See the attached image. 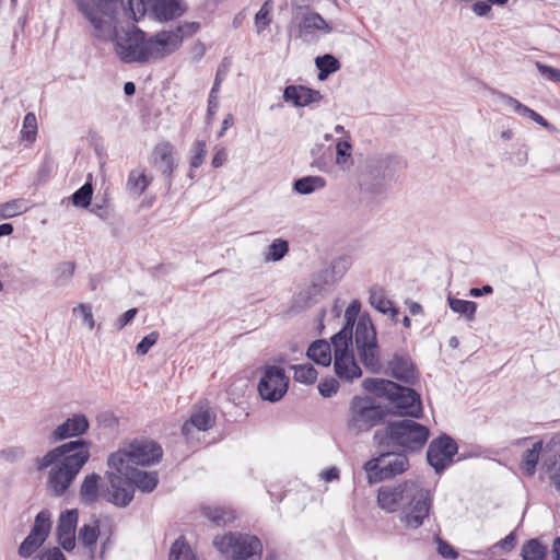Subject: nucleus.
<instances>
[{
	"label": "nucleus",
	"instance_id": "obj_1",
	"mask_svg": "<svg viewBox=\"0 0 560 560\" xmlns=\"http://www.w3.org/2000/svg\"><path fill=\"white\" fill-rule=\"evenodd\" d=\"M91 442L77 439L66 442L36 458V468L50 467L47 488L54 497H62L75 480L78 474L91 457Z\"/></svg>",
	"mask_w": 560,
	"mask_h": 560
},
{
	"label": "nucleus",
	"instance_id": "obj_2",
	"mask_svg": "<svg viewBox=\"0 0 560 560\" xmlns=\"http://www.w3.org/2000/svg\"><path fill=\"white\" fill-rule=\"evenodd\" d=\"M114 50L124 63H147L166 57L159 32L148 36L145 32L132 25L127 28H115L113 33Z\"/></svg>",
	"mask_w": 560,
	"mask_h": 560
},
{
	"label": "nucleus",
	"instance_id": "obj_3",
	"mask_svg": "<svg viewBox=\"0 0 560 560\" xmlns=\"http://www.w3.org/2000/svg\"><path fill=\"white\" fill-rule=\"evenodd\" d=\"M429 435L428 427L412 419H401L388 421L383 429L376 430L373 442L377 450L418 453L427 444Z\"/></svg>",
	"mask_w": 560,
	"mask_h": 560
},
{
	"label": "nucleus",
	"instance_id": "obj_4",
	"mask_svg": "<svg viewBox=\"0 0 560 560\" xmlns=\"http://www.w3.org/2000/svg\"><path fill=\"white\" fill-rule=\"evenodd\" d=\"M161 445L147 438H136L124 444L117 452L112 453L107 458L108 468L117 471H126V468L135 466H151L162 458Z\"/></svg>",
	"mask_w": 560,
	"mask_h": 560
},
{
	"label": "nucleus",
	"instance_id": "obj_5",
	"mask_svg": "<svg viewBox=\"0 0 560 560\" xmlns=\"http://www.w3.org/2000/svg\"><path fill=\"white\" fill-rule=\"evenodd\" d=\"M126 13L138 22L144 15L159 22H168L187 11L183 0H121Z\"/></svg>",
	"mask_w": 560,
	"mask_h": 560
},
{
	"label": "nucleus",
	"instance_id": "obj_6",
	"mask_svg": "<svg viewBox=\"0 0 560 560\" xmlns=\"http://www.w3.org/2000/svg\"><path fill=\"white\" fill-rule=\"evenodd\" d=\"M213 545L226 560H261L262 544L254 535L228 533L215 537Z\"/></svg>",
	"mask_w": 560,
	"mask_h": 560
},
{
	"label": "nucleus",
	"instance_id": "obj_7",
	"mask_svg": "<svg viewBox=\"0 0 560 560\" xmlns=\"http://www.w3.org/2000/svg\"><path fill=\"white\" fill-rule=\"evenodd\" d=\"M388 410L375 405L369 397L354 396L349 408L347 427L349 431L359 434L385 423Z\"/></svg>",
	"mask_w": 560,
	"mask_h": 560
},
{
	"label": "nucleus",
	"instance_id": "obj_8",
	"mask_svg": "<svg viewBox=\"0 0 560 560\" xmlns=\"http://www.w3.org/2000/svg\"><path fill=\"white\" fill-rule=\"evenodd\" d=\"M363 468L368 482L377 483L404 474L409 468V459L400 451L378 450V455L368 460Z\"/></svg>",
	"mask_w": 560,
	"mask_h": 560
},
{
	"label": "nucleus",
	"instance_id": "obj_9",
	"mask_svg": "<svg viewBox=\"0 0 560 560\" xmlns=\"http://www.w3.org/2000/svg\"><path fill=\"white\" fill-rule=\"evenodd\" d=\"M354 342L358 357L364 368L371 373L382 370L381 349L377 343L376 330L369 317H360L354 331Z\"/></svg>",
	"mask_w": 560,
	"mask_h": 560
},
{
	"label": "nucleus",
	"instance_id": "obj_10",
	"mask_svg": "<svg viewBox=\"0 0 560 560\" xmlns=\"http://www.w3.org/2000/svg\"><path fill=\"white\" fill-rule=\"evenodd\" d=\"M420 485L417 480H406L396 485H385L377 490V505L386 513L402 510Z\"/></svg>",
	"mask_w": 560,
	"mask_h": 560
},
{
	"label": "nucleus",
	"instance_id": "obj_11",
	"mask_svg": "<svg viewBox=\"0 0 560 560\" xmlns=\"http://www.w3.org/2000/svg\"><path fill=\"white\" fill-rule=\"evenodd\" d=\"M433 498L429 490L420 483L413 495L409 499L408 503L401 510V523L406 527L417 529L421 527L424 520L429 516L432 508Z\"/></svg>",
	"mask_w": 560,
	"mask_h": 560
},
{
	"label": "nucleus",
	"instance_id": "obj_12",
	"mask_svg": "<svg viewBox=\"0 0 560 560\" xmlns=\"http://www.w3.org/2000/svg\"><path fill=\"white\" fill-rule=\"evenodd\" d=\"M289 377L282 368L268 365L258 384V390L264 400L271 402L280 400L288 392Z\"/></svg>",
	"mask_w": 560,
	"mask_h": 560
},
{
	"label": "nucleus",
	"instance_id": "obj_13",
	"mask_svg": "<svg viewBox=\"0 0 560 560\" xmlns=\"http://www.w3.org/2000/svg\"><path fill=\"white\" fill-rule=\"evenodd\" d=\"M458 446L453 438L442 433L432 440L427 451V460L436 474H441L448 465L453 463V457L457 454Z\"/></svg>",
	"mask_w": 560,
	"mask_h": 560
},
{
	"label": "nucleus",
	"instance_id": "obj_14",
	"mask_svg": "<svg viewBox=\"0 0 560 560\" xmlns=\"http://www.w3.org/2000/svg\"><path fill=\"white\" fill-rule=\"evenodd\" d=\"M108 486L102 490V499L116 506L125 508L133 499L135 490L127 476L117 472L115 469L106 471Z\"/></svg>",
	"mask_w": 560,
	"mask_h": 560
},
{
	"label": "nucleus",
	"instance_id": "obj_15",
	"mask_svg": "<svg viewBox=\"0 0 560 560\" xmlns=\"http://www.w3.org/2000/svg\"><path fill=\"white\" fill-rule=\"evenodd\" d=\"M51 514L48 510H42L34 521L30 534L19 547V555L22 558L31 557L47 539L51 528Z\"/></svg>",
	"mask_w": 560,
	"mask_h": 560
},
{
	"label": "nucleus",
	"instance_id": "obj_16",
	"mask_svg": "<svg viewBox=\"0 0 560 560\" xmlns=\"http://www.w3.org/2000/svg\"><path fill=\"white\" fill-rule=\"evenodd\" d=\"M92 4L89 0H79L77 2L78 9L84 14L89 22L94 26V36L102 37L106 32L109 31L110 24L104 18L105 10L115 0H92Z\"/></svg>",
	"mask_w": 560,
	"mask_h": 560
},
{
	"label": "nucleus",
	"instance_id": "obj_17",
	"mask_svg": "<svg viewBox=\"0 0 560 560\" xmlns=\"http://www.w3.org/2000/svg\"><path fill=\"white\" fill-rule=\"evenodd\" d=\"M331 31V25L316 12L303 14L298 24V37L307 44L316 43L319 39L318 33L325 35Z\"/></svg>",
	"mask_w": 560,
	"mask_h": 560
},
{
	"label": "nucleus",
	"instance_id": "obj_18",
	"mask_svg": "<svg viewBox=\"0 0 560 560\" xmlns=\"http://www.w3.org/2000/svg\"><path fill=\"white\" fill-rule=\"evenodd\" d=\"M392 393L389 401L397 409L398 415L411 418H419L421 416V399L416 390L398 384V389Z\"/></svg>",
	"mask_w": 560,
	"mask_h": 560
},
{
	"label": "nucleus",
	"instance_id": "obj_19",
	"mask_svg": "<svg viewBox=\"0 0 560 560\" xmlns=\"http://www.w3.org/2000/svg\"><path fill=\"white\" fill-rule=\"evenodd\" d=\"M174 154V145L168 141H163L153 148L150 158L152 166L161 172L170 186L172 185L173 173L177 168V162Z\"/></svg>",
	"mask_w": 560,
	"mask_h": 560
},
{
	"label": "nucleus",
	"instance_id": "obj_20",
	"mask_svg": "<svg viewBox=\"0 0 560 560\" xmlns=\"http://www.w3.org/2000/svg\"><path fill=\"white\" fill-rule=\"evenodd\" d=\"M79 513L77 509L67 510L59 516L57 526V538L61 547L71 551L75 547V529Z\"/></svg>",
	"mask_w": 560,
	"mask_h": 560
},
{
	"label": "nucleus",
	"instance_id": "obj_21",
	"mask_svg": "<svg viewBox=\"0 0 560 560\" xmlns=\"http://www.w3.org/2000/svg\"><path fill=\"white\" fill-rule=\"evenodd\" d=\"M200 28L198 22H185L177 25L173 30L159 32L161 40L164 39L166 43L163 45L166 56L175 52L183 44L184 37H190L195 35Z\"/></svg>",
	"mask_w": 560,
	"mask_h": 560
},
{
	"label": "nucleus",
	"instance_id": "obj_22",
	"mask_svg": "<svg viewBox=\"0 0 560 560\" xmlns=\"http://www.w3.org/2000/svg\"><path fill=\"white\" fill-rule=\"evenodd\" d=\"M89 428L90 422L86 416L83 413H74L52 431L51 438L54 441L78 438L85 434Z\"/></svg>",
	"mask_w": 560,
	"mask_h": 560
},
{
	"label": "nucleus",
	"instance_id": "obj_23",
	"mask_svg": "<svg viewBox=\"0 0 560 560\" xmlns=\"http://www.w3.org/2000/svg\"><path fill=\"white\" fill-rule=\"evenodd\" d=\"M215 423V415L208 406L198 405L191 411V415L182 427V433L185 438H189L191 429L196 428L199 431H207Z\"/></svg>",
	"mask_w": 560,
	"mask_h": 560
},
{
	"label": "nucleus",
	"instance_id": "obj_24",
	"mask_svg": "<svg viewBox=\"0 0 560 560\" xmlns=\"http://www.w3.org/2000/svg\"><path fill=\"white\" fill-rule=\"evenodd\" d=\"M283 98L296 107L308 106L312 103L319 102L322 94L317 90L304 85H288L283 91Z\"/></svg>",
	"mask_w": 560,
	"mask_h": 560
},
{
	"label": "nucleus",
	"instance_id": "obj_25",
	"mask_svg": "<svg viewBox=\"0 0 560 560\" xmlns=\"http://www.w3.org/2000/svg\"><path fill=\"white\" fill-rule=\"evenodd\" d=\"M369 302L377 312L387 315L393 322L398 320L399 310L387 298L386 291L381 285H373L369 292Z\"/></svg>",
	"mask_w": 560,
	"mask_h": 560
},
{
	"label": "nucleus",
	"instance_id": "obj_26",
	"mask_svg": "<svg viewBox=\"0 0 560 560\" xmlns=\"http://www.w3.org/2000/svg\"><path fill=\"white\" fill-rule=\"evenodd\" d=\"M334 369L337 376L347 382H352L362 375L361 368L358 365L352 352L335 355Z\"/></svg>",
	"mask_w": 560,
	"mask_h": 560
},
{
	"label": "nucleus",
	"instance_id": "obj_27",
	"mask_svg": "<svg viewBox=\"0 0 560 560\" xmlns=\"http://www.w3.org/2000/svg\"><path fill=\"white\" fill-rule=\"evenodd\" d=\"M388 368L393 377L405 383H413L416 378L415 368L408 354L395 353L388 362Z\"/></svg>",
	"mask_w": 560,
	"mask_h": 560
},
{
	"label": "nucleus",
	"instance_id": "obj_28",
	"mask_svg": "<svg viewBox=\"0 0 560 560\" xmlns=\"http://www.w3.org/2000/svg\"><path fill=\"white\" fill-rule=\"evenodd\" d=\"M127 476L131 487H137L140 491L149 493L152 492L158 486V472H147L138 468H126V471H118Z\"/></svg>",
	"mask_w": 560,
	"mask_h": 560
},
{
	"label": "nucleus",
	"instance_id": "obj_29",
	"mask_svg": "<svg viewBox=\"0 0 560 560\" xmlns=\"http://www.w3.org/2000/svg\"><path fill=\"white\" fill-rule=\"evenodd\" d=\"M101 476L96 472L86 475L80 486L79 495L84 505H93L102 498Z\"/></svg>",
	"mask_w": 560,
	"mask_h": 560
},
{
	"label": "nucleus",
	"instance_id": "obj_30",
	"mask_svg": "<svg viewBox=\"0 0 560 560\" xmlns=\"http://www.w3.org/2000/svg\"><path fill=\"white\" fill-rule=\"evenodd\" d=\"M364 390L372 393L378 397H385L389 400L392 392L398 389V384L383 378H365L362 383Z\"/></svg>",
	"mask_w": 560,
	"mask_h": 560
},
{
	"label": "nucleus",
	"instance_id": "obj_31",
	"mask_svg": "<svg viewBox=\"0 0 560 560\" xmlns=\"http://www.w3.org/2000/svg\"><path fill=\"white\" fill-rule=\"evenodd\" d=\"M307 357L316 364L328 366L331 362V348L326 340H316L307 349Z\"/></svg>",
	"mask_w": 560,
	"mask_h": 560
},
{
	"label": "nucleus",
	"instance_id": "obj_32",
	"mask_svg": "<svg viewBox=\"0 0 560 560\" xmlns=\"http://www.w3.org/2000/svg\"><path fill=\"white\" fill-rule=\"evenodd\" d=\"M500 98L503 101L504 104L513 107L514 112L522 115V116H528L530 119H533L538 125L549 128V122L538 113L533 110L532 108L523 105L520 101L516 98L506 95L504 93H499Z\"/></svg>",
	"mask_w": 560,
	"mask_h": 560
},
{
	"label": "nucleus",
	"instance_id": "obj_33",
	"mask_svg": "<svg viewBox=\"0 0 560 560\" xmlns=\"http://www.w3.org/2000/svg\"><path fill=\"white\" fill-rule=\"evenodd\" d=\"M152 177H149L144 174V172H139L138 170H131L128 179H127V189L129 192L136 195L137 197L141 196L148 186L152 182Z\"/></svg>",
	"mask_w": 560,
	"mask_h": 560
},
{
	"label": "nucleus",
	"instance_id": "obj_34",
	"mask_svg": "<svg viewBox=\"0 0 560 560\" xmlns=\"http://www.w3.org/2000/svg\"><path fill=\"white\" fill-rule=\"evenodd\" d=\"M326 186V179L322 176H304L293 183V189L301 195H308Z\"/></svg>",
	"mask_w": 560,
	"mask_h": 560
},
{
	"label": "nucleus",
	"instance_id": "obj_35",
	"mask_svg": "<svg viewBox=\"0 0 560 560\" xmlns=\"http://www.w3.org/2000/svg\"><path fill=\"white\" fill-rule=\"evenodd\" d=\"M542 451V442L538 441L533 444V447L527 450L522 458L521 467L528 476H534L539 460V455Z\"/></svg>",
	"mask_w": 560,
	"mask_h": 560
},
{
	"label": "nucleus",
	"instance_id": "obj_36",
	"mask_svg": "<svg viewBox=\"0 0 560 560\" xmlns=\"http://www.w3.org/2000/svg\"><path fill=\"white\" fill-rule=\"evenodd\" d=\"M352 326L345 324V326L331 338L335 355L350 352L349 345L352 343Z\"/></svg>",
	"mask_w": 560,
	"mask_h": 560
},
{
	"label": "nucleus",
	"instance_id": "obj_37",
	"mask_svg": "<svg viewBox=\"0 0 560 560\" xmlns=\"http://www.w3.org/2000/svg\"><path fill=\"white\" fill-rule=\"evenodd\" d=\"M522 560H545L547 548L537 538L527 540L521 551Z\"/></svg>",
	"mask_w": 560,
	"mask_h": 560
},
{
	"label": "nucleus",
	"instance_id": "obj_38",
	"mask_svg": "<svg viewBox=\"0 0 560 560\" xmlns=\"http://www.w3.org/2000/svg\"><path fill=\"white\" fill-rule=\"evenodd\" d=\"M168 560H199L184 537L177 538L170 550Z\"/></svg>",
	"mask_w": 560,
	"mask_h": 560
},
{
	"label": "nucleus",
	"instance_id": "obj_39",
	"mask_svg": "<svg viewBox=\"0 0 560 560\" xmlns=\"http://www.w3.org/2000/svg\"><path fill=\"white\" fill-rule=\"evenodd\" d=\"M450 308L457 314L465 316L467 320H474L477 311V304L472 301L447 298Z\"/></svg>",
	"mask_w": 560,
	"mask_h": 560
},
{
	"label": "nucleus",
	"instance_id": "obj_40",
	"mask_svg": "<svg viewBox=\"0 0 560 560\" xmlns=\"http://www.w3.org/2000/svg\"><path fill=\"white\" fill-rule=\"evenodd\" d=\"M100 536V520H94L92 524H84L79 530V540L85 547L91 549L93 553V547L95 546Z\"/></svg>",
	"mask_w": 560,
	"mask_h": 560
},
{
	"label": "nucleus",
	"instance_id": "obj_41",
	"mask_svg": "<svg viewBox=\"0 0 560 560\" xmlns=\"http://www.w3.org/2000/svg\"><path fill=\"white\" fill-rule=\"evenodd\" d=\"M315 65H316L317 69L319 70L318 78L320 80H324L330 73H334L340 69L339 60L329 54L318 56L315 59Z\"/></svg>",
	"mask_w": 560,
	"mask_h": 560
},
{
	"label": "nucleus",
	"instance_id": "obj_42",
	"mask_svg": "<svg viewBox=\"0 0 560 560\" xmlns=\"http://www.w3.org/2000/svg\"><path fill=\"white\" fill-rule=\"evenodd\" d=\"M202 514L215 525H225L233 521L235 515L232 511L224 510L223 508L203 506Z\"/></svg>",
	"mask_w": 560,
	"mask_h": 560
},
{
	"label": "nucleus",
	"instance_id": "obj_43",
	"mask_svg": "<svg viewBox=\"0 0 560 560\" xmlns=\"http://www.w3.org/2000/svg\"><path fill=\"white\" fill-rule=\"evenodd\" d=\"M395 164L396 161L390 156L380 159L373 165L371 173L375 178L389 179L396 171Z\"/></svg>",
	"mask_w": 560,
	"mask_h": 560
},
{
	"label": "nucleus",
	"instance_id": "obj_44",
	"mask_svg": "<svg viewBox=\"0 0 560 560\" xmlns=\"http://www.w3.org/2000/svg\"><path fill=\"white\" fill-rule=\"evenodd\" d=\"M28 209L27 201L23 198L13 199L0 205V218L10 219L26 212Z\"/></svg>",
	"mask_w": 560,
	"mask_h": 560
},
{
	"label": "nucleus",
	"instance_id": "obj_45",
	"mask_svg": "<svg viewBox=\"0 0 560 560\" xmlns=\"http://www.w3.org/2000/svg\"><path fill=\"white\" fill-rule=\"evenodd\" d=\"M294 370V380L299 383L311 385L317 378V371L311 363L295 364L291 366Z\"/></svg>",
	"mask_w": 560,
	"mask_h": 560
},
{
	"label": "nucleus",
	"instance_id": "obj_46",
	"mask_svg": "<svg viewBox=\"0 0 560 560\" xmlns=\"http://www.w3.org/2000/svg\"><path fill=\"white\" fill-rule=\"evenodd\" d=\"M92 196L93 186L88 182L71 195V202L75 207L86 209L91 205Z\"/></svg>",
	"mask_w": 560,
	"mask_h": 560
},
{
	"label": "nucleus",
	"instance_id": "obj_47",
	"mask_svg": "<svg viewBox=\"0 0 560 560\" xmlns=\"http://www.w3.org/2000/svg\"><path fill=\"white\" fill-rule=\"evenodd\" d=\"M289 252V243L284 240L277 238L268 246V253L265 256L267 261H279Z\"/></svg>",
	"mask_w": 560,
	"mask_h": 560
},
{
	"label": "nucleus",
	"instance_id": "obj_48",
	"mask_svg": "<svg viewBox=\"0 0 560 560\" xmlns=\"http://www.w3.org/2000/svg\"><path fill=\"white\" fill-rule=\"evenodd\" d=\"M75 270V264L72 261L60 262L55 268V282L58 285H63L70 281Z\"/></svg>",
	"mask_w": 560,
	"mask_h": 560
},
{
	"label": "nucleus",
	"instance_id": "obj_49",
	"mask_svg": "<svg viewBox=\"0 0 560 560\" xmlns=\"http://www.w3.org/2000/svg\"><path fill=\"white\" fill-rule=\"evenodd\" d=\"M351 143L348 140L338 141L336 145V163L340 166L352 164Z\"/></svg>",
	"mask_w": 560,
	"mask_h": 560
},
{
	"label": "nucleus",
	"instance_id": "obj_50",
	"mask_svg": "<svg viewBox=\"0 0 560 560\" xmlns=\"http://www.w3.org/2000/svg\"><path fill=\"white\" fill-rule=\"evenodd\" d=\"M190 167L198 168L202 165L207 154V144L203 140H197L194 142L190 150Z\"/></svg>",
	"mask_w": 560,
	"mask_h": 560
},
{
	"label": "nucleus",
	"instance_id": "obj_51",
	"mask_svg": "<svg viewBox=\"0 0 560 560\" xmlns=\"http://www.w3.org/2000/svg\"><path fill=\"white\" fill-rule=\"evenodd\" d=\"M37 133V119L34 113H27L23 119V138L27 141H34Z\"/></svg>",
	"mask_w": 560,
	"mask_h": 560
},
{
	"label": "nucleus",
	"instance_id": "obj_52",
	"mask_svg": "<svg viewBox=\"0 0 560 560\" xmlns=\"http://www.w3.org/2000/svg\"><path fill=\"white\" fill-rule=\"evenodd\" d=\"M269 1L265 2L255 15V26L260 34L271 23V9L268 8Z\"/></svg>",
	"mask_w": 560,
	"mask_h": 560
},
{
	"label": "nucleus",
	"instance_id": "obj_53",
	"mask_svg": "<svg viewBox=\"0 0 560 560\" xmlns=\"http://www.w3.org/2000/svg\"><path fill=\"white\" fill-rule=\"evenodd\" d=\"M317 388L323 397L329 398L338 392L339 382L335 377H326L318 383Z\"/></svg>",
	"mask_w": 560,
	"mask_h": 560
},
{
	"label": "nucleus",
	"instance_id": "obj_54",
	"mask_svg": "<svg viewBox=\"0 0 560 560\" xmlns=\"http://www.w3.org/2000/svg\"><path fill=\"white\" fill-rule=\"evenodd\" d=\"M159 332L152 331L149 335L144 336L141 341L137 345L136 351L140 355H144L149 352V350L158 342Z\"/></svg>",
	"mask_w": 560,
	"mask_h": 560
},
{
	"label": "nucleus",
	"instance_id": "obj_55",
	"mask_svg": "<svg viewBox=\"0 0 560 560\" xmlns=\"http://www.w3.org/2000/svg\"><path fill=\"white\" fill-rule=\"evenodd\" d=\"M25 451L21 446H10L0 451V457L9 463H14L22 459Z\"/></svg>",
	"mask_w": 560,
	"mask_h": 560
},
{
	"label": "nucleus",
	"instance_id": "obj_56",
	"mask_svg": "<svg viewBox=\"0 0 560 560\" xmlns=\"http://www.w3.org/2000/svg\"><path fill=\"white\" fill-rule=\"evenodd\" d=\"M80 312L83 322L88 325L89 329L92 330L95 326L93 313H92V306L90 304H79L77 307L73 308V313Z\"/></svg>",
	"mask_w": 560,
	"mask_h": 560
},
{
	"label": "nucleus",
	"instance_id": "obj_57",
	"mask_svg": "<svg viewBox=\"0 0 560 560\" xmlns=\"http://www.w3.org/2000/svg\"><path fill=\"white\" fill-rule=\"evenodd\" d=\"M536 67L539 73L546 79L560 82V69L552 68L539 61L536 62Z\"/></svg>",
	"mask_w": 560,
	"mask_h": 560
},
{
	"label": "nucleus",
	"instance_id": "obj_58",
	"mask_svg": "<svg viewBox=\"0 0 560 560\" xmlns=\"http://www.w3.org/2000/svg\"><path fill=\"white\" fill-rule=\"evenodd\" d=\"M438 552L447 559H456L458 552L445 540L438 538Z\"/></svg>",
	"mask_w": 560,
	"mask_h": 560
},
{
	"label": "nucleus",
	"instance_id": "obj_59",
	"mask_svg": "<svg viewBox=\"0 0 560 560\" xmlns=\"http://www.w3.org/2000/svg\"><path fill=\"white\" fill-rule=\"evenodd\" d=\"M361 304L358 300L352 301L346 310V324L353 327L355 318L360 312Z\"/></svg>",
	"mask_w": 560,
	"mask_h": 560
},
{
	"label": "nucleus",
	"instance_id": "obj_60",
	"mask_svg": "<svg viewBox=\"0 0 560 560\" xmlns=\"http://www.w3.org/2000/svg\"><path fill=\"white\" fill-rule=\"evenodd\" d=\"M97 422L105 428H114L118 424V419L112 411H104L97 416Z\"/></svg>",
	"mask_w": 560,
	"mask_h": 560
},
{
	"label": "nucleus",
	"instance_id": "obj_61",
	"mask_svg": "<svg viewBox=\"0 0 560 560\" xmlns=\"http://www.w3.org/2000/svg\"><path fill=\"white\" fill-rule=\"evenodd\" d=\"M553 469V472L550 474V479L555 485L556 489L560 492V454L557 459L552 463L551 466H548L547 471L550 472Z\"/></svg>",
	"mask_w": 560,
	"mask_h": 560
},
{
	"label": "nucleus",
	"instance_id": "obj_62",
	"mask_svg": "<svg viewBox=\"0 0 560 560\" xmlns=\"http://www.w3.org/2000/svg\"><path fill=\"white\" fill-rule=\"evenodd\" d=\"M474 13L478 16H485L487 15L491 10V4L489 1H475V3L471 7Z\"/></svg>",
	"mask_w": 560,
	"mask_h": 560
},
{
	"label": "nucleus",
	"instance_id": "obj_63",
	"mask_svg": "<svg viewBox=\"0 0 560 560\" xmlns=\"http://www.w3.org/2000/svg\"><path fill=\"white\" fill-rule=\"evenodd\" d=\"M217 93H218V91H214V86H212L210 94H209V98H208V108H207L208 117H212L219 108V103L217 101Z\"/></svg>",
	"mask_w": 560,
	"mask_h": 560
},
{
	"label": "nucleus",
	"instance_id": "obj_64",
	"mask_svg": "<svg viewBox=\"0 0 560 560\" xmlns=\"http://www.w3.org/2000/svg\"><path fill=\"white\" fill-rule=\"evenodd\" d=\"M228 153L224 148L219 149L212 158L211 164L214 168H218L226 161Z\"/></svg>",
	"mask_w": 560,
	"mask_h": 560
}]
</instances>
